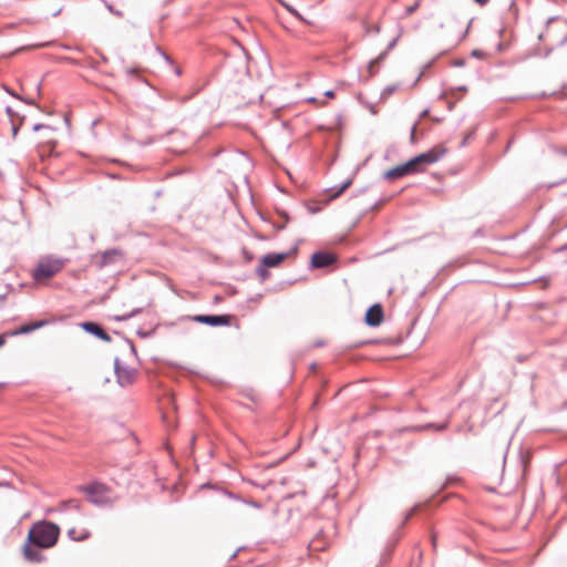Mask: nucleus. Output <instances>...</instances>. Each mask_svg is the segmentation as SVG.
Masks as SVG:
<instances>
[{
    "instance_id": "6e6d98bb",
    "label": "nucleus",
    "mask_w": 567,
    "mask_h": 567,
    "mask_svg": "<svg viewBox=\"0 0 567 567\" xmlns=\"http://www.w3.org/2000/svg\"><path fill=\"white\" fill-rule=\"evenodd\" d=\"M0 299H4V296H0Z\"/></svg>"
},
{
    "instance_id": "6e6552de",
    "label": "nucleus",
    "mask_w": 567,
    "mask_h": 567,
    "mask_svg": "<svg viewBox=\"0 0 567 567\" xmlns=\"http://www.w3.org/2000/svg\"><path fill=\"white\" fill-rule=\"evenodd\" d=\"M298 251V246H295L290 252H270L265 255L261 258V264L267 268H272L279 266L287 257L290 255H296Z\"/></svg>"
},
{
    "instance_id": "58836bf2",
    "label": "nucleus",
    "mask_w": 567,
    "mask_h": 567,
    "mask_svg": "<svg viewBox=\"0 0 567 567\" xmlns=\"http://www.w3.org/2000/svg\"><path fill=\"white\" fill-rule=\"evenodd\" d=\"M287 9H288V11H289V12H291V13H292V14H295L296 17H300V16H299V13H298V11H297V10H295L292 7L287 6Z\"/></svg>"
},
{
    "instance_id": "3c124183",
    "label": "nucleus",
    "mask_w": 567,
    "mask_h": 567,
    "mask_svg": "<svg viewBox=\"0 0 567 567\" xmlns=\"http://www.w3.org/2000/svg\"><path fill=\"white\" fill-rule=\"evenodd\" d=\"M427 113H429V111H427V110H425V111H423V112H422L421 116L423 117V116H425Z\"/></svg>"
},
{
    "instance_id": "412c9836",
    "label": "nucleus",
    "mask_w": 567,
    "mask_h": 567,
    "mask_svg": "<svg viewBox=\"0 0 567 567\" xmlns=\"http://www.w3.org/2000/svg\"><path fill=\"white\" fill-rule=\"evenodd\" d=\"M256 272L257 275L259 276L260 280L261 281H265L266 279L269 278L270 274L269 271L267 270V267L264 266V264L260 262V265L256 268Z\"/></svg>"
},
{
    "instance_id": "393cba45",
    "label": "nucleus",
    "mask_w": 567,
    "mask_h": 567,
    "mask_svg": "<svg viewBox=\"0 0 567 567\" xmlns=\"http://www.w3.org/2000/svg\"><path fill=\"white\" fill-rule=\"evenodd\" d=\"M401 34H402V29H400L399 34H398V35H396L392 41H390V42L388 43V45H386V48H385V49H386L389 52H390V51H392V50L395 48V45H396V43H398V41H399V39H400Z\"/></svg>"
},
{
    "instance_id": "4c0bfd02",
    "label": "nucleus",
    "mask_w": 567,
    "mask_h": 567,
    "mask_svg": "<svg viewBox=\"0 0 567 567\" xmlns=\"http://www.w3.org/2000/svg\"><path fill=\"white\" fill-rule=\"evenodd\" d=\"M436 539H437L436 535L434 533H432L431 534V542H432L433 548L436 547Z\"/></svg>"
},
{
    "instance_id": "ea45409f",
    "label": "nucleus",
    "mask_w": 567,
    "mask_h": 567,
    "mask_svg": "<svg viewBox=\"0 0 567 567\" xmlns=\"http://www.w3.org/2000/svg\"><path fill=\"white\" fill-rule=\"evenodd\" d=\"M465 64L464 60H455L453 65L455 66H463Z\"/></svg>"
},
{
    "instance_id": "09e8293b",
    "label": "nucleus",
    "mask_w": 567,
    "mask_h": 567,
    "mask_svg": "<svg viewBox=\"0 0 567 567\" xmlns=\"http://www.w3.org/2000/svg\"><path fill=\"white\" fill-rule=\"evenodd\" d=\"M250 504H251L254 507H257V508H259V507H260V505H259L258 503H256V502H251Z\"/></svg>"
},
{
    "instance_id": "ddd939ff",
    "label": "nucleus",
    "mask_w": 567,
    "mask_h": 567,
    "mask_svg": "<svg viewBox=\"0 0 567 567\" xmlns=\"http://www.w3.org/2000/svg\"><path fill=\"white\" fill-rule=\"evenodd\" d=\"M58 511L61 513L76 512L79 515H83L81 502L73 498L61 502L58 506Z\"/></svg>"
},
{
    "instance_id": "0eeeda50",
    "label": "nucleus",
    "mask_w": 567,
    "mask_h": 567,
    "mask_svg": "<svg viewBox=\"0 0 567 567\" xmlns=\"http://www.w3.org/2000/svg\"><path fill=\"white\" fill-rule=\"evenodd\" d=\"M114 371H115L117 383L121 386H125V385L133 383L134 378H135V370L127 368V367H122L120 364L118 358H115Z\"/></svg>"
},
{
    "instance_id": "de8ad7c7",
    "label": "nucleus",
    "mask_w": 567,
    "mask_h": 567,
    "mask_svg": "<svg viewBox=\"0 0 567 567\" xmlns=\"http://www.w3.org/2000/svg\"><path fill=\"white\" fill-rule=\"evenodd\" d=\"M195 441H196V436L194 435V436H192V439H190V446H192V447L194 446Z\"/></svg>"
},
{
    "instance_id": "5fc2aeb1",
    "label": "nucleus",
    "mask_w": 567,
    "mask_h": 567,
    "mask_svg": "<svg viewBox=\"0 0 567 567\" xmlns=\"http://www.w3.org/2000/svg\"><path fill=\"white\" fill-rule=\"evenodd\" d=\"M315 101H316V97L309 99V102H315Z\"/></svg>"
},
{
    "instance_id": "f03ea898",
    "label": "nucleus",
    "mask_w": 567,
    "mask_h": 567,
    "mask_svg": "<svg viewBox=\"0 0 567 567\" xmlns=\"http://www.w3.org/2000/svg\"><path fill=\"white\" fill-rule=\"evenodd\" d=\"M87 495V501L96 506H111L115 502L112 489L103 483L93 482L80 487Z\"/></svg>"
},
{
    "instance_id": "a878e982",
    "label": "nucleus",
    "mask_w": 567,
    "mask_h": 567,
    "mask_svg": "<svg viewBox=\"0 0 567 567\" xmlns=\"http://www.w3.org/2000/svg\"><path fill=\"white\" fill-rule=\"evenodd\" d=\"M365 32L367 33H374V34H379L381 32V27L379 24H372V25H368L365 28Z\"/></svg>"
},
{
    "instance_id": "c85d7f7f",
    "label": "nucleus",
    "mask_w": 567,
    "mask_h": 567,
    "mask_svg": "<svg viewBox=\"0 0 567 567\" xmlns=\"http://www.w3.org/2000/svg\"><path fill=\"white\" fill-rule=\"evenodd\" d=\"M471 55L477 59H482L483 56H485V53L481 50H473Z\"/></svg>"
},
{
    "instance_id": "79ce46f5",
    "label": "nucleus",
    "mask_w": 567,
    "mask_h": 567,
    "mask_svg": "<svg viewBox=\"0 0 567 567\" xmlns=\"http://www.w3.org/2000/svg\"><path fill=\"white\" fill-rule=\"evenodd\" d=\"M477 4L480 6H484L486 4L489 0H474Z\"/></svg>"
},
{
    "instance_id": "49530a36",
    "label": "nucleus",
    "mask_w": 567,
    "mask_h": 567,
    "mask_svg": "<svg viewBox=\"0 0 567 567\" xmlns=\"http://www.w3.org/2000/svg\"><path fill=\"white\" fill-rule=\"evenodd\" d=\"M127 73L131 74V75L136 74V70L135 69H128Z\"/></svg>"
},
{
    "instance_id": "2eb2a0df",
    "label": "nucleus",
    "mask_w": 567,
    "mask_h": 567,
    "mask_svg": "<svg viewBox=\"0 0 567 567\" xmlns=\"http://www.w3.org/2000/svg\"><path fill=\"white\" fill-rule=\"evenodd\" d=\"M47 324L45 320L35 321L30 324H22L14 334H28L37 329H40Z\"/></svg>"
},
{
    "instance_id": "c03bdc74",
    "label": "nucleus",
    "mask_w": 567,
    "mask_h": 567,
    "mask_svg": "<svg viewBox=\"0 0 567 567\" xmlns=\"http://www.w3.org/2000/svg\"><path fill=\"white\" fill-rule=\"evenodd\" d=\"M456 90L462 91V92H467V86L462 85V86H458Z\"/></svg>"
},
{
    "instance_id": "c756f323",
    "label": "nucleus",
    "mask_w": 567,
    "mask_h": 567,
    "mask_svg": "<svg viewBox=\"0 0 567 567\" xmlns=\"http://www.w3.org/2000/svg\"><path fill=\"white\" fill-rule=\"evenodd\" d=\"M62 7L54 8L52 10H49L48 13H50L52 17H56L61 13Z\"/></svg>"
},
{
    "instance_id": "7ed1b4c3",
    "label": "nucleus",
    "mask_w": 567,
    "mask_h": 567,
    "mask_svg": "<svg viewBox=\"0 0 567 567\" xmlns=\"http://www.w3.org/2000/svg\"><path fill=\"white\" fill-rule=\"evenodd\" d=\"M62 267L63 262L60 259H43L38 264L35 269L33 270V278L37 281L52 278L62 269Z\"/></svg>"
},
{
    "instance_id": "f704fd0d",
    "label": "nucleus",
    "mask_w": 567,
    "mask_h": 567,
    "mask_svg": "<svg viewBox=\"0 0 567 567\" xmlns=\"http://www.w3.org/2000/svg\"><path fill=\"white\" fill-rule=\"evenodd\" d=\"M106 8L109 9V11H111L112 13H115L117 16H122V13L120 11H115L114 10V7H112L111 4H107L106 3Z\"/></svg>"
},
{
    "instance_id": "a211bd4d",
    "label": "nucleus",
    "mask_w": 567,
    "mask_h": 567,
    "mask_svg": "<svg viewBox=\"0 0 567 567\" xmlns=\"http://www.w3.org/2000/svg\"><path fill=\"white\" fill-rule=\"evenodd\" d=\"M68 536L72 539V540H78V542H82V540H85L90 537V533L89 532H84L83 534H81L80 536H76V530L75 528H70L68 530Z\"/></svg>"
},
{
    "instance_id": "8fccbe9b",
    "label": "nucleus",
    "mask_w": 567,
    "mask_h": 567,
    "mask_svg": "<svg viewBox=\"0 0 567 567\" xmlns=\"http://www.w3.org/2000/svg\"><path fill=\"white\" fill-rule=\"evenodd\" d=\"M556 19H557V18H549V19L547 20V23L549 24L550 22H553V21H554V20H556Z\"/></svg>"
},
{
    "instance_id": "a19ab883",
    "label": "nucleus",
    "mask_w": 567,
    "mask_h": 567,
    "mask_svg": "<svg viewBox=\"0 0 567 567\" xmlns=\"http://www.w3.org/2000/svg\"><path fill=\"white\" fill-rule=\"evenodd\" d=\"M567 250V243L563 246H560L559 248L556 249V252H561V251H565Z\"/></svg>"
},
{
    "instance_id": "dca6fc26",
    "label": "nucleus",
    "mask_w": 567,
    "mask_h": 567,
    "mask_svg": "<svg viewBox=\"0 0 567 567\" xmlns=\"http://www.w3.org/2000/svg\"><path fill=\"white\" fill-rule=\"evenodd\" d=\"M388 54H389V51L386 49H384L375 59H373L369 62L368 71L371 76H373L377 73V71L374 70V66L382 63L386 59Z\"/></svg>"
},
{
    "instance_id": "4468645a",
    "label": "nucleus",
    "mask_w": 567,
    "mask_h": 567,
    "mask_svg": "<svg viewBox=\"0 0 567 567\" xmlns=\"http://www.w3.org/2000/svg\"><path fill=\"white\" fill-rule=\"evenodd\" d=\"M121 255L122 252L116 248L105 250L101 256L100 267H105L107 265L114 264L117 257H120Z\"/></svg>"
},
{
    "instance_id": "7c9ffc66",
    "label": "nucleus",
    "mask_w": 567,
    "mask_h": 567,
    "mask_svg": "<svg viewBox=\"0 0 567 567\" xmlns=\"http://www.w3.org/2000/svg\"><path fill=\"white\" fill-rule=\"evenodd\" d=\"M419 508V505L414 506L405 516V520L410 519L412 517V515H414V513L417 511Z\"/></svg>"
},
{
    "instance_id": "37998d69",
    "label": "nucleus",
    "mask_w": 567,
    "mask_h": 567,
    "mask_svg": "<svg viewBox=\"0 0 567 567\" xmlns=\"http://www.w3.org/2000/svg\"><path fill=\"white\" fill-rule=\"evenodd\" d=\"M128 343L131 347V352L136 355V349H135L134 344L131 341H128Z\"/></svg>"
},
{
    "instance_id": "9b49d317",
    "label": "nucleus",
    "mask_w": 567,
    "mask_h": 567,
    "mask_svg": "<svg viewBox=\"0 0 567 567\" xmlns=\"http://www.w3.org/2000/svg\"><path fill=\"white\" fill-rule=\"evenodd\" d=\"M80 327L85 332L91 333L105 342H111L112 340L110 334L102 328V326L94 321H84L80 323Z\"/></svg>"
},
{
    "instance_id": "c9c22d12",
    "label": "nucleus",
    "mask_w": 567,
    "mask_h": 567,
    "mask_svg": "<svg viewBox=\"0 0 567 567\" xmlns=\"http://www.w3.org/2000/svg\"><path fill=\"white\" fill-rule=\"evenodd\" d=\"M324 96L326 97H329V99H332L334 97V91L333 90H328L324 92Z\"/></svg>"
},
{
    "instance_id": "f257e3e1",
    "label": "nucleus",
    "mask_w": 567,
    "mask_h": 567,
    "mask_svg": "<svg viewBox=\"0 0 567 567\" xmlns=\"http://www.w3.org/2000/svg\"><path fill=\"white\" fill-rule=\"evenodd\" d=\"M60 536V527L49 520H39L30 527L25 543L22 547V554L29 563H41L44 556L40 549H48L53 547Z\"/></svg>"
},
{
    "instance_id": "2f4dec72",
    "label": "nucleus",
    "mask_w": 567,
    "mask_h": 567,
    "mask_svg": "<svg viewBox=\"0 0 567 567\" xmlns=\"http://www.w3.org/2000/svg\"><path fill=\"white\" fill-rule=\"evenodd\" d=\"M151 333H152V332H150V331H142V330H138V331H137V334H138L140 337H142V338H147V337H150V336H151Z\"/></svg>"
},
{
    "instance_id": "473e14b6",
    "label": "nucleus",
    "mask_w": 567,
    "mask_h": 567,
    "mask_svg": "<svg viewBox=\"0 0 567 567\" xmlns=\"http://www.w3.org/2000/svg\"><path fill=\"white\" fill-rule=\"evenodd\" d=\"M45 127H48V126H47V125H44V124L38 123V124H35V125L33 126V131H34V132H38V131H40V130H42V128H45Z\"/></svg>"
},
{
    "instance_id": "f3484780",
    "label": "nucleus",
    "mask_w": 567,
    "mask_h": 567,
    "mask_svg": "<svg viewBox=\"0 0 567 567\" xmlns=\"http://www.w3.org/2000/svg\"><path fill=\"white\" fill-rule=\"evenodd\" d=\"M351 185V179L346 181L342 185H340L338 188L332 187L331 190H333L332 195H330V199L337 198L340 196L349 186Z\"/></svg>"
},
{
    "instance_id": "20e7f679",
    "label": "nucleus",
    "mask_w": 567,
    "mask_h": 567,
    "mask_svg": "<svg viewBox=\"0 0 567 567\" xmlns=\"http://www.w3.org/2000/svg\"><path fill=\"white\" fill-rule=\"evenodd\" d=\"M421 173L417 167L414 157L409 159L406 163L398 165L383 174V178L388 181H395L409 175Z\"/></svg>"
},
{
    "instance_id": "39448f33",
    "label": "nucleus",
    "mask_w": 567,
    "mask_h": 567,
    "mask_svg": "<svg viewBox=\"0 0 567 567\" xmlns=\"http://www.w3.org/2000/svg\"><path fill=\"white\" fill-rule=\"evenodd\" d=\"M445 153L446 148L444 147H433L427 152L414 156V159L417 167L420 168V172H424L427 165L434 164L437 161H440Z\"/></svg>"
},
{
    "instance_id": "aec40b11",
    "label": "nucleus",
    "mask_w": 567,
    "mask_h": 567,
    "mask_svg": "<svg viewBox=\"0 0 567 567\" xmlns=\"http://www.w3.org/2000/svg\"><path fill=\"white\" fill-rule=\"evenodd\" d=\"M396 89L398 85L395 84L385 86L381 92V100H386L388 97H390L396 91Z\"/></svg>"
},
{
    "instance_id": "bb28decb",
    "label": "nucleus",
    "mask_w": 567,
    "mask_h": 567,
    "mask_svg": "<svg viewBox=\"0 0 567 567\" xmlns=\"http://www.w3.org/2000/svg\"><path fill=\"white\" fill-rule=\"evenodd\" d=\"M309 547L313 550H322L324 548L323 545L319 544V540L315 539L309 544Z\"/></svg>"
},
{
    "instance_id": "423d86ee",
    "label": "nucleus",
    "mask_w": 567,
    "mask_h": 567,
    "mask_svg": "<svg viewBox=\"0 0 567 567\" xmlns=\"http://www.w3.org/2000/svg\"><path fill=\"white\" fill-rule=\"evenodd\" d=\"M230 318L229 315H196L193 317V320L210 327H221L229 326Z\"/></svg>"
},
{
    "instance_id": "5701e85b",
    "label": "nucleus",
    "mask_w": 567,
    "mask_h": 567,
    "mask_svg": "<svg viewBox=\"0 0 567 567\" xmlns=\"http://www.w3.org/2000/svg\"><path fill=\"white\" fill-rule=\"evenodd\" d=\"M24 118H25L24 115H22L21 118L19 120V123H17L16 121L10 122L13 137H16L18 135V132H19L20 126L22 125Z\"/></svg>"
},
{
    "instance_id": "f8f14e48",
    "label": "nucleus",
    "mask_w": 567,
    "mask_h": 567,
    "mask_svg": "<svg viewBox=\"0 0 567 567\" xmlns=\"http://www.w3.org/2000/svg\"><path fill=\"white\" fill-rule=\"evenodd\" d=\"M450 425V419H446L445 421L441 423H425V424H419V425H412L405 427V431L410 432H423L427 430H433L436 432H443L445 431Z\"/></svg>"
},
{
    "instance_id": "864d4df0",
    "label": "nucleus",
    "mask_w": 567,
    "mask_h": 567,
    "mask_svg": "<svg viewBox=\"0 0 567 567\" xmlns=\"http://www.w3.org/2000/svg\"><path fill=\"white\" fill-rule=\"evenodd\" d=\"M551 50H547L545 56H548Z\"/></svg>"
},
{
    "instance_id": "cd10ccee",
    "label": "nucleus",
    "mask_w": 567,
    "mask_h": 567,
    "mask_svg": "<svg viewBox=\"0 0 567 567\" xmlns=\"http://www.w3.org/2000/svg\"><path fill=\"white\" fill-rule=\"evenodd\" d=\"M8 92H9L12 96H14V97H17V99H19V100L23 101V102H24V103H27V104H32V105H33V104H35L33 100L23 99V97H21V96H19V95H17V94H14L13 92H11V91H9V90H8Z\"/></svg>"
},
{
    "instance_id": "72a5a7b5",
    "label": "nucleus",
    "mask_w": 567,
    "mask_h": 567,
    "mask_svg": "<svg viewBox=\"0 0 567 567\" xmlns=\"http://www.w3.org/2000/svg\"><path fill=\"white\" fill-rule=\"evenodd\" d=\"M415 131H416V124H414V125L412 126V130H411L410 138H411V142H412V143L414 142V138H415Z\"/></svg>"
},
{
    "instance_id": "4be33fe9",
    "label": "nucleus",
    "mask_w": 567,
    "mask_h": 567,
    "mask_svg": "<svg viewBox=\"0 0 567 567\" xmlns=\"http://www.w3.org/2000/svg\"><path fill=\"white\" fill-rule=\"evenodd\" d=\"M6 113L10 120V122L16 121L17 118L20 120L21 115L16 112L11 106H6Z\"/></svg>"
},
{
    "instance_id": "6ab92c4d",
    "label": "nucleus",
    "mask_w": 567,
    "mask_h": 567,
    "mask_svg": "<svg viewBox=\"0 0 567 567\" xmlns=\"http://www.w3.org/2000/svg\"><path fill=\"white\" fill-rule=\"evenodd\" d=\"M141 312H142V308H136V309H133L130 313L122 315V316H115L114 320H116V321H126V320L133 318L134 316H136V315H138Z\"/></svg>"
},
{
    "instance_id": "b1692460",
    "label": "nucleus",
    "mask_w": 567,
    "mask_h": 567,
    "mask_svg": "<svg viewBox=\"0 0 567 567\" xmlns=\"http://www.w3.org/2000/svg\"><path fill=\"white\" fill-rule=\"evenodd\" d=\"M420 3H421V1L416 0L413 4L406 7L404 10V16L408 17V16L413 14L419 9Z\"/></svg>"
},
{
    "instance_id": "a18cd8bd",
    "label": "nucleus",
    "mask_w": 567,
    "mask_h": 567,
    "mask_svg": "<svg viewBox=\"0 0 567 567\" xmlns=\"http://www.w3.org/2000/svg\"><path fill=\"white\" fill-rule=\"evenodd\" d=\"M6 342L4 336L0 334V347H2Z\"/></svg>"
},
{
    "instance_id": "1a4fd4ad",
    "label": "nucleus",
    "mask_w": 567,
    "mask_h": 567,
    "mask_svg": "<svg viewBox=\"0 0 567 567\" xmlns=\"http://www.w3.org/2000/svg\"><path fill=\"white\" fill-rule=\"evenodd\" d=\"M336 256L333 254L327 251H316L311 256V267L312 268H326L336 262Z\"/></svg>"
},
{
    "instance_id": "603ef678",
    "label": "nucleus",
    "mask_w": 567,
    "mask_h": 567,
    "mask_svg": "<svg viewBox=\"0 0 567 567\" xmlns=\"http://www.w3.org/2000/svg\"><path fill=\"white\" fill-rule=\"evenodd\" d=\"M432 63H433V61H432V62H429V63L425 65V69L431 68Z\"/></svg>"
},
{
    "instance_id": "e433bc0d",
    "label": "nucleus",
    "mask_w": 567,
    "mask_h": 567,
    "mask_svg": "<svg viewBox=\"0 0 567 567\" xmlns=\"http://www.w3.org/2000/svg\"><path fill=\"white\" fill-rule=\"evenodd\" d=\"M556 153L567 157V148H556Z\"/></svg>"
},
{
    "instance_id": "9d476101",
    "label": "nucleus",
    "mask_w": 567,
    "mask_h": 567,
    "mask_svg": "<svg viewBox=\"0 0 567 567\" xmlns=\"http://www.w3.org/2000/svg\"><path fill=\"white\" fill-rule=\"evenodd\" d=\"M383 309L379 303L372 305L368 308L364 321L370 327H378L383 321Z\"/></svg>"
}]
</instances>
